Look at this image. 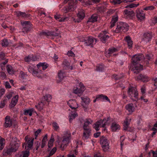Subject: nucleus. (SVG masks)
<instances>
[{"instance_id":"c03bdc74","label":"nucleus","mask_w":157,"mask_h":157,"mask_svg":"<svg viewBox=\"0 0 157 157\" xmlns=\"http://www.w3.org/2000/svg\"><path fill=\"white\" fill-rule=\"evenodd\" d=\"M47 140V135L46 134L45 136L43 138V139L42 140V143L41 145V148H43L45 146L46 143V142Z\"/></svg>"},{"instance_id":"e433bc0d","label":"nucleus","mask_w":157,"mask_h":157,"mask_svg":"<svg viewBox=\"0 0 157 157\" xmlns=\"http://www.w3.org/2000/svg\"><path fill=\"white\" fill-rule=\"evenodd\" d=\"M52 99V97L50 94H47L43 97L42 100L44 101H47L48 102H49Z\"/></svg>"},{"instance_id":"1a4fd4ad","label":"nucleus","mask_w":157,"mask_h":157,"mask_svg":"<svg viewBox=\"0 0 157 157\" xmlns=\"http://www.w3.org/2000/svg\"><path fill=\"white\" fill-rule=\"evenodd\" d=\"M4 127L5 128L10 127L12 126L13 121L9 116H6L5 118Z\"/></svg>"},{"instance_id":"774afa93","label":"nucleus","mask_w":157,"mask_h":157,"mask_svg":"<svg viewBox=\"0 0 157 157\" xmlns=\"http://www.w3.org/2000/svg\"><path fill=\"white\" fill-rule=\"evenodd\" d=\"M67 54L69 56H71V57H74L75 56V54L71 51H68Z\"/></svg>"},{"instance_id":"052dcab7","label":"nucleus","mask_w":157,"mask_h":157,"mask_svg":"<svg viewBox=\"0 0 157 157\" xmlns=\"http://www.w3.org/2000/svg\"><path fill=\"white\" fill-rule=\"evenodd\" d=\"M56 148L55 147H54L52 149V150L51 151L49 155L51 156V155H53L55 153V152H56Z\"/></svg>"},{"instance_id":"8fccbe9b","label":"nucleus","mask_w":157,"mask_h":157,"mask_svg":"<svg viewBox=\"0 0 157 157\" xmlns=\"http://www.w3.org/2000/svg\"><path fill=\"white\" fill-rule=\"evenodd\" d=\"M1 44L2 46L6 47L8 45L9 42L6 39H4L2 40Z\"/></svg>"},{"instance_id":"0e129e2a","label":"nucleus","mask_w":157,"mask_h":157,"mask_svg":"<svg viewBox=\"0 0 157 157\" xmlns=\"http://www.w3.org/2000/svg\"><path fill=\"white\" fill-rule=\"evenodd\" d=\"M68 20V18L67 17H64L63 18H61L60 17V19L58 20V21L60 22H63L67 20Z\"/></svg>"},{"instance_id":"20e7f679","label":"nucleus","mask_w":157,"mask_h":157,"mask_svg":"<svg viewBox=\"0 0 157 157\" xmlns=\"http://www.w3.org/2000/svg\"><path fill=\"white\" fill-rule=\"evenodd\" d=\"M110 117H108L107 119H105L103 120H101L94 124L93 127L96 131H98L99 129V127H102L104 128L106 125H109L110 122Z\"/></svg>"},{"instance_id":"49530a36","label":"nucleus","mask_w":157,"mask_h":157,"mask_svg":"<svg viewBox=\"0 0 157 157\" xmlns=\"http://www.w3.org/2000/svg\"><path fill=\"white\" fill-rule=\"evenodd\" d=\"M81 98L82 101L86 104H88L90 102V99L88 98L87 97H82Z\"/></svg>"},{"instance_id":"9d476101","label":"nucleus","mask_w":157,"mask_h":157,"mask_svg":"<svg viewBox=\"0 0 157 157\" xmlns=\"http://www.w3.org/2000/svg\"><path fill=\"white\" fill-rule=\"evenodd\" d=\"M136 16L138 20L140 21H144L145 18V14L142 10H136Z\"/></svg>"},{"instance_id":"37998d69","label":"nucleus","mask_w":157,"mask_h":157,"mask_svg":"<svg viewBox=\"0 0 157 157\" xmlns=\"http://www.w3.org/2000/svg\"><path fill=\"white\" fill-rule=\"evenodd\" d=\"M13 92L11 91L7 93L4 97V99H7L8 101L12 97Z\"/></svg>"},{"instance_id":"2f4dec72","label":"nucleus","mask_w":157,"mask_h":157,"mask_svg":"<svg viewBox=\"0 0 157 157\" xmlns=\"http://www.w3.org/2000/svg\"><path fill=\"white\" fill-rule=\"evenodd\" d=\"M131 120V119L130 118L128 119V118H126L124 124V130H127V129Z\"/></svg>"},{"instance_id":"338daca9","label":"nucleus","mask_w":157,"mask_h":157,"mask_svg":"<svg viewBox=\"0 0 157 157\" xmlns=\"http://www.w3.org/2000/svg\"><path fill=\"white\" fill-rule=\"evenodd\" d=\"M123 75H122L121 76H119V75H113V77L115 78L116 80H118L121 78L123 77Z\"/></svg>"},{"instance_id":"cd10ccee","label":"nucleus","mask_w":157,"mask_h":157,"mask_svg":"<svg viewBox=\"0 0 157 157\" xmlns=\"http://www.w3.org/2000/svg\"><path fill=\"white\" fill-rule=\"evenodd\" d=\"M37 66L39 69L42 68L43 70H45L48 67V65L46 63H40L37 64Z\"/></svg>"},{"instance_id":"ddd939ff","label":"nucleus","mask_w":157,"mask_h":157,"mask_svg":"<svg viewBox=\"0 0 157 157\" xmlns=\"http://www.w3.org/2000/svg\"><path fill=\"white\" fill-rule=\"evenodd\" d=\"M96 41V40L92 37H88L85 40V44L86 46H90L91 47H93V44L94 41Z\"/></svg>"},{"instance_id":"393cba45","label":"nucleus","mask_w":157,"mask_h":157,"mask_svg":"<svg viewBox=\"0 0 157 157\" xmlns=\"http://www.w3.org/2000/svg\"><path fill=\"white\" fill-rule=\"evenodd\" d=\"M96 99H100V100L102 101L106 100L109 102H110V100L106 96L102 94L97 96H96Z\"/></svg>"},{"instance_id":"5701e85b","label":"nucleus","mask_w":157,"mask_h":157,"mask_svg":"<svg viewBox=\"0 0 157 157\" xmlns=\"http://www.w3.org/2000/svg\"><path fill=\"white\" fill-rule=\"evenodd\" d=\"M15 13L16 15L18 17H21L25 18L30 17V15L29 14H26L25 12L17 11L15 12Z\"/></svg>"},{"instance_id":"680f3d73","label":"nucleus","mask_w":157,"mask_h":157,"mask_svg":"<svg viewBox=\"0 0 157 157\" xmlns=\"http://www.w3.org/2000/svg\"><path fill=\"white\" fill-rule=\"evenodd\" d=\"M92 1L91 0H85L84 1L85 4L86 5H92Z\"/></svg>"},{"instance_id":"e2e57ef3","label":"nucleus","mask_w":157,"mask_h":157,"mask_svg":"<svg viewBox=\"0 0 157 157\" xmlns=\"http://www.w3.org/2000/svg\"><path fill=\"white\" fill-rule=\"evenodd\" d=\"M31 58L30 55L28 56L25 58V61L26 62H29L31 61Z\"/></svg>"},{"instance_id":"473e14b6","label":"nucleus","mask_w":157,"mask_h":157,"mask_svg":"<svg viewBox=\"0 0 157 157\" xmlns=\"http://www.w3.org/2000/svg\"><path fill=\"white\" fill-rule=\"evenodd\" d=\"M33 111L34 109L33 108L25 109L24 110V114L25 115H29L31 116Z\"/></svg>"},{"instance_id":"412c9836","label":"nucleus","mask_w":157,"mask_h":157,"mask_svg":"<svg viewBox=\"0 0 157 157\" xmlns=\"http://www.w3.org/2000/svg\"><path fill=\"white\" fill-rule=\"evenodd\" d=\"M110 128L112 131L114 132L119 130L120 128V126L117 123L114 122L112 123Z\"/></svg>"},{"instance_id":"a19ab883","label":"nucleus","mask_w":157,"mask_h":157,"mask_svg":"<svg viewBox=\"0 0 157 157\" xmlns=\"http://www.w3.org/2000/svg\"><path fill=\"white\" fill-rule=\"evenodd\" d=\"M8 100L4 99L1 100L0 104V108H3L5 106L6 103L7 102Z\"/></svg>"},{"instance_id":"7c9ffc66","label":"nucleus","mask_w":157,"mask_h":157,"mask_svg":"<svg viewBox=\"0 0 157 157\" xmlns=\"http://www.w3.org/2000/svg\"><path fill=\"white\" fill-rule=\"evenodd\" d=\"M118 20V17L117 15H116L113 17L110 22V26L111 28L113 27L115 25L117 21Z\"/></svg>"},{"instance_id":"6e6d98bb","label":"nucleus","mask_w":157,"mask_h":157,"mask_svg":"<svg viewBox=\"0 0 157 157\" xmlns=\"http://www.w3.org/2000/svg\"><path fill=\"white\" fill-rule=\"evenodd\" d=\"M5 92L6 90L4 88H1L0 89V99L5 94Z\"/></svg>"},{"instance_id":"79ce46f5","label":"nucleus","mask_w":157,"mask_h":157,"mask_svg":"<svg viewBox=\"0 0 157 157\" xmlns=\"http://www.w3.org/2000/svg\"><path fill=\"white\" fill-rule=\"evenodd\" d=\"M98 17L97 14H93L88 20L89 22H92L96 21H97Z\"/></svg>"},{"instance_id":"6ab92c4d","label":"nucleus","mask_w":157,"mask_h":157,"mask_svg":"<svg viewBox=\"0 0 157 157\" xmlns=\"http://www.w3.org/2000/svg\"><path fill=\"white\" fill-rule=\"evenodd\" d=\"M143 41L147 43L150 41L152 37L151 33L149 32L145 33L144 36Z\"/></svg>"},{"instance_id":"39448f33","label":"nucleus","mask_w":157,"mask_h":157,"mask_svg":"<svg viewBox=\"0 0 157 157\" xmlns=\"http://www.w3.org/2000/svg\"><path fill=\"white\" fill-rule=\"evenodd\" d=\"M128 27L129 26L127 23L124 22H119L117 24L115 32L117 33H119L122 32H126L128 30Z\"/></svg>"},{"instance_id":"f8f14e48","label":"nucleus","mask_w":157,"mask_h":157,"mask_svg":"<svg viewBox=\"0 0 157 157\" xmlns=\"http://www.w3.org/2000/svg\"><path fill=\"white\" fill-rule=\"evenodd\" d=\"M67 104L72 109H75L78 107L77 102L75 100H69L67 102Z\"/></svg>"},{"instance_id":"a878e982","label":"nucleus","mask_w":157,"mask_h":157,"mask_svg":"<svg viewBox=\"0 0 157 157\" xmlns=\"http://www.w3.org/2000/svg\"><path fill=\"white\" fill-rule=\"evenodd\" d=\"M46 103L44 101L42 100L41 102L39 103L38 105H36L35 107L38 110L40 111L43 109Z\"/></svg>"},{"instance_id":"4d7b16f0","label":"nucleus","mask_w":157,"mask_h":157,"mask_svg":"<svg viewBox=\"0 0 157 157\" xmlns=\"http://www.w3.org/2000/svg\"><path fill=\"white\" fill-rule=\"evenodd\" d=\"M139 4L138 3L137 4H131L128 5L126 7H129L130 8H133L135 7H136L138 6H139Z\"/></svg>"},{"instance_id":"de8ad7c7","label":"nucleus","mask_w":157,"mask_h":157,"mask_svg":"<svg viewBox=\"0 0 157 157\" xmlns=\"http://www.w3.org/2000/svg\"><path fill=\"white\" fill-rule=\"evenodd\" d=\"M52 125L53 129L55 131H57L59 130V127L58 124L56 122H54L52 123Z\"/></svg>"},{"instance_id":"aec40b11","label":"nucleus","mask_w":157,"mask_h":157,"mask_svg":"<svg viewBox=\"0 0 157 157\" xmlns=\"http://www.w3.org/2000/svg\"><path fill=\"white\" fill-rule=\"evenodd\" d=\"M90 129H84V132L82 138L84 140L88 139L90 134Z\"/></svg>"},{"instance_id":"4c0bfd02","label":"nucleus","mask_w":157,"mask_h":157,"mask_svg":"<svg viewBox=\"0 0 157 157\" xmlns=\"http://www.w3.org/2000/svg\"><path fill=\"white\" fill-rule=\"evenodd\" d=\"M34 140V139H33L31 140H29L27 142V146L28 148L27 150H29V151L30 149L31 148L33 145V143Z\"/></svg>"},{"instance_id":"9b49d317","label":"nucleus","mask_w":157,"mask_h":157,"mask_svg":"<svg viewBox=\"0 0 157 157\" xmlns=\"http://www.w3.org/2000/svg\"><path fill=\"white\" fill-rule=\"evenodd\" d=\"M136 80H140L143 82H147L150 80V78L147 75L140 74L136 77Z\"/></svg>"},{"instance_id":"3c124183","label":"nucleus","mask_w":157,"mask_h":157,"mask_svg":"<svg viewBox=\"0 0 157 157\" xmlns=\"http://www.w3.org/2000/svg\"><path fill=\"white\" fill-rule=\"evenodd\" d=\"M110 2L114 5L120 4L122 2V1L121 0H110Z\"/></svg>"},{"instance_id":"a18cd8bd","label":"nucleus","mask_w":157,"mask_h":157,"mask_svg":"<svg viewBox=\"0 0 157 157\" xmlns=\"http://www.w3.org/2000/svg\"><path fill=\"white\" fill-rule=\"evenodd\" d=\"M104 67L102 64L98 65L97 66L96 70L99 72H101L104 70Z\"/></svg>"},{"instance_id":"603ef678","label":"nucleus","mask_w":157,"mask_h":157,"mask_svg":"<svg viewBox=\"0 0 157 157\" xmlns=\"http://www.w3.org/2000/svg\"><path fill=\"white\" fill-rule=\"evenodd\" d=\"M155 7L153 6H146L144 8V10H152L155 9Z\"/></svg>"},{"instance_id":"c9c22d12","label":"nucleus","mask_w":157,"mask_h":157,"mask_svg":"<svg viewBox=\"0 0 157 157\" xmlns=\"http://www.w3.org/2000/svg\"><path fill=\"white\" fill-rule=\"evenodd\" d=\"M77 16L79 19H82L85 16L84 11L83 10L79 11L78 12Z\"/></svg>"},{"instance_id":"72a5a7b5","label":"nucleus","mask_w":157,"mask_h":157,"mask_svg":"<svg viewBox=\"0 0 157 157\" xmlns=\"http://www.w3.org/2000/svg\"><path fill=\"white\" fill-rule=\"evenodd\" d=\"M124 13L127 17L131 18L134 15V12L132 11H129L125 10L124 11Z\"/></svg>"},{"instance_id":"69168bd1","label":"nucleus","mask_w":157,"mask_h":157,"mask_svg":"<svg viewBox=\"0 0 157 157\" xmlns=\"http://www.w3.org/2000/svg\"><path fill=\"white\" fill-rule=\"evenodd\" d=\"M41 131V130L39 129H38L35 132L34 135L35 136V139H36V138L37 136L38 135L40 132Z\"/></svg>"},{"instance_id":"4be33fe9","label":"nucleus","mask_w":157,"mask_h":157,"mask_svg":"<svg viewBox=\"0 0 157 157\" xmlns=\"http://www.w3.org/2000/svg\"><path fill=\"white\" fill-rule=\"evenodd\" d=\"M19 96L17 95L14 96L12 99L10 105V106L11 108L14 107L17 104Z\"/></svg>"},{"instance_id":"f3484780","label":"nucleus","mask_w":157,"mask_h":157,"mask_svg":"<svg viewBox=\"0 0 157 157\" xmlns=\"http://www.w3.org/2000/svg\"><path fill=\"white\" fill-rule=\"evenodd\" d=\"M125 108L128 113V114H132L135 111V108L133 104L132 103H129L126 105Z\"/></svg>"},{"instance_id":"c85d7f7f","label":"nucleus","mask_w":157,"mask_h":157,"mask_svg":"<svg viewBox=\"0 0 157 157\" xmlns=\"http://www.w3.org/2000/svg\"><path fill=\"white\" fill-rule=\"evenodd\" d=\"M92 121L90 119H86L85 121L83 129H90L89 125L92 123Z\"/></svg>"},{"instance_id":"2eb2a0df","label":"nucleus","mask_w":157,"mask_h":157,"mask_svg":"<svg viewBox=\"0 0 157 157\" xmlns=\"http://www.w3.org/2000/svg\"><path fill=\"white\" fill-rule=\"evenodd\" d=\"M80 88H77L76 89H74L73 92L75 94H81L83 93L85 90V87L82 83H80L79 84Z\"/></svg>"},{"instance_id":"bb28decb","label":"nucleus","mask_w":157,"mask_h":157,"mask_svg":"<svg viewBox=\"0 0 157 157\" xmlns=\"http://www.w3.org/2000/svg\"><path fill=\"white\" fill-rule=\"evenodd\" d=\"M124 40L127 42L129 48H132L133 44L132 41L131 40L130 37L129 36H126L124 38Z\"/></svg>"},{"instance_id":"f03ea898","label":"nucleus","mask_w":157,"mask_h":157,"mask_svg":"<svg viewBox=\"0 0 157 157\" xmlns=\"http://www.w3.org/2000/svg\"><path fill=\"white\" fill-rule=\"evenodd\" d=\"M18 140L16 137L12 138L9 146L6 149H4L3 151V155L11 154L12 152L16 151L20 146V143L17 141Z\"/></svg>"},{"instance_id":"6e6552de","label":"nucleus","mask_w":157,"mask_h":157,"mask_svg":"<svg viewBox=\"0 0 157 157\" xmlns=\"http://www.w3.org/2000/svg\"><path fill=\"white\" fill-rule=\"evenodd\" d=\"M119 49L118 48H115L113 47H111L109 48L108 50L106 52L105 56L107 57H110L112 55L115 56L116 53L118 51Z\"/></svg>"},{"instance_id":"a211bd4d","label":"nucleus","mask_w":157,"mask_h":157,"mask_svg":"<svg viewBox=\"0 0 157 157\" xmlns=\"http://www.w3.org/2000/svg\"><path fill=\"white\" fill-rule=\"evenodd\" d=\"M66 76L65 72L61 70L58 73V79L57 82L59 83L61 82Z\"/></svg>"},{"instance_id":"c756f323","label":"nucleus","mask_w":157,"mask_h":157,"mask_svg":"<svg viewBox=\"0 0 157 157\" xmlns=\"http://www.w3.org/2000/svg\"><path fill=\"white\" fill-rule=\"evenodd\" d=\"M78 116V114L76 111L71 112L69 115V121L71 122L72 120Z\"/></svg>"},{"instance_id":"dca6fc26","label":"nucleus","mask_w":157,"mask_h":157,"mask_svg":"<svg viewBox=\"0 0 157 157\" xmlns=\"http://www.w3.org/2000/svg\"><path fill=\"white\" fill-rule=\"evenodd\" d=\"M29 71L32 73L34 76H36L38 78H41V76H39L38 71H36L34 70V66L33 65L29 66L28 68Z\"/></svg>"},{"instance_id":"5fc2aeb1","label":"nucleus","mask_w":157,"mask_h":157,"mask_svg":"<svg viewBox=\"0 0 157 157\" xmlns=\"http://www.w3.org/2000/svg\"><path fill=\"white\" fill-rule=\"evenodd\" d=\"M8 59L6 60L5 61L0 64L1 69L2 70H5V65L8 62Z\"/></svg>"},{"instance_id":"4468645a","label":"nucleus","mask_w":157,"mask_h":157,"mask_svg":"<svg viewBox=\"0 0 157 157\" xmlns=\"http://www.w3.org/2000/svg\"><path fill=\"white\" fill-rule=\"evenodd\" d=\"M107 32L104 31L101 32L98 36L100 40L103 43H105L107 39L109 38V36L106 35Z\"/></svg>"},{"instance_id":"13d9d810","label":"nucleus","mask_w":157,"mask_h":157,"mask_svg":"<svg viewBox=\"0 0 157 157\" xmlns=\"http://www.w3.org/2000/svg\"><path fill=\"white\" fill-rule=\"evenodd\" d=\"M62 10V12L65 13H66L69 11H70L68 6L64 7Z\"/></svg>"},{"instance_id":"b1692460","label":"nucleus","mask_w":157,"mask_h":157,"mask_svg":"<svg viewBox=\"0 0 157 157\" xmlns=\"http://www.w3.org/2000/svg\"><path fill=\"white\" fill-rule=\"evenodd\" d=\"M73 0H71V2H69L68 6L71 11H74L77 7V3L75 2Z\"/></svg>"},{"instance_id":"58836bf2","label":"nucleus","mask_w":157,"mask_h":157,"mask_svg":"<svg viewBox=\"0 0 157 157\" xmlns=\"http://www.w3.org/2000/svg\"><path fill=\"white\" fill-rule=\"evenodd\" d=\"M5 145L4 139L0 136V150H2L3 148Z\"/></svg>"},{"instance_id":"f257e3e1","label":"nucleus","mask_w":157,"mask_h":157,"mask_svg":"<svg viewBox=\"0 0 157 157\" xmlns=\"http://www.w3.org/2000/svg\"><path fill=\"white\" fill-rule=\"evenodd\" d=\"M144 58L142 54H138L133 56L132 58V62L130 68L135 73H138L143 70V66L139 63V61Z\"/></svg>"},{"instance_id":"7ed1b4c3","label":"nucleus","mask_w":157,"mask_h":157,"mask_svg":"<svg viewBox=\"0 0 157 157\" xmlns=\"http://www.w3.org/2000/svg\"><path fill=\"white\" fill-rule=\"evenodd\" d=\"M71 137V133L69 131L67 130L64 132L63 140L60 147L62 150H63L68 144L70 141Z\"/></svg>"},{"instance_id":"ea45409f","label":"nucleus","mask_w":157,"mask_h":157,"mask_svg":"<svg viewBox=\"0 0 157 157\" xmlns=\"http://www.w3.org/2000/svg\"><path fill=\"white\" fill-rule=\"evenodd\" d=\"M29 154V150H26L25 151H22L20 156L21 157H28Z\"/></svg>"},{"instance_id":"09e8293b","label":"nucleus","mask_w":157,"mask_h":157,"mask_svg":"<svg viewBox=\"0 0 157 157\" xmlns=\"http://www.w3.org/2000/svg\"><path fill=\"white\" fill-rule=\"evenodd\" d=\"M54 139L53 136H52L48 143V147L49 148L52 147L53 145Z\"/></svg>"},{"instance_id":"864d4df0","label":"nucleus","mask_w":157,"mask_h":157,"mask_svg":"<svg viewBox=\"0 0 157 157\" xmlns=\"http://www.w3.org/2000/svg\"><path fill=\"white\" fill-rule=\"evenodd\" d=\"M6 75L5 73L4 72H0V78L2 80H4L6 78Z\"/></svg>"},{"instance_id":"0eeeda50","label":"nucleus","mask_w":157,"mask_h":157,"mask_svg":"<svg viewBox=\"0 0 157 157\" xmlns=\"http://www.w3.org/2000/svg\"><path fill=\"white\" fill-rule=\"evenodd\" d=\"M103 151H106L109 148V141L106 138H101L100 141Z\"/></svg>"},{"instance_id":"bf43d9fd","label":"nucleus","mask_w":157,"mask_h":157,"mask_svg":"<svg viewBox=\"0 0 157 157\" xmlns=\"http://www.w3.org/2000/svg\"><path fill=\"white\" fill-rule=\"evenodd\" d=\"M63 65L65 67L66 66V69H67L69 66L70 63L66 61H64L63 62Z\"/></svg>"},{"instance_id":"423d86ee","label":"nucleus","mask_w":157,"mask_h":157,"mask_svg":"<svg viewBox=\"0 0 157 157\" xmlns=\"http://www.w3.org/2000/svg\"><path fill=\"white\" fill-rule=\"evenodd\" d=\"M128 93L129 97L134 101H137L138 100V92L137 89L134 87H131L129 88Z\"/></svg>"},{"instance_id":"f704fd0d","label":"nucleus","mask_w":157,"mask_h":157,"mask_svg":"<svg viewBox=\"0 0 157 157\" xmlns=\"http://www.w3.org/2000/svg\"><path fill=\"white\" fill-rule=\"evenodd\" d=\"M7 71L8 73L10 75H13L15 72L12 67L10 65H8L6 67Z\"/></svg>"}]
</instances>
